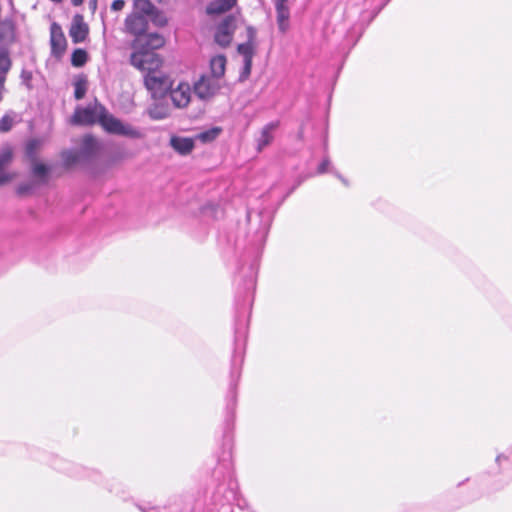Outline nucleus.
I'll list each match as a JSON object with an SVG mask.
<instances>
[{"label": "nucleus", "mask_w": 512, "mask_h": 512, "mask_svg": "<svg viewBox=\"0 0 512 512\" xmlns=\"http://www.w3.org/2000/svg\"><path fill=\"white\" fill-rule=\"evenodd\" d=\"M90 4H91V6L93 7V9H95V8H96V6H97V0H91V1H90Z\"/></svg>", "instance_id": "nucleus-36"}, {"label": "nucleus", "mask_w": 512, "mask_h": 512, "mask_svg": "<svg viewBox=\"0 0 512 512\" xmlns=\"http://www.w3.org/2000/svg\"><path fill=\"white\" fill-rule=\"evenodd\" d=\"M220 89V83L213 77L203 74L193 83L195 95L204 101L213 98Z\"/></svg>", "instance_id": "nucleus-4"}, {"label": "nucleus", "mask_w": 512, "mask_h": 512, "mask_svg": "<svg viewBox=\"0 0 512 512\" xmlns=\"http://www.w3.org/2000/svg\"><path fill=\"white\" fill-rule=\"evenodd\" d=\"M49 170L50 169L46 164L39 162L37 159H34L31 161L32 175L35 178H38L40 181H42V182L47 181Z\"/></svg>", "instance_id": "nucleus-19"}, {"label": "nucleus", "mask_w": 512, "mask_h": 512, "mask_svg": "<svg viewBox=\"0 0 512 512\" xmlns=\"http://www.w3.org/2000/svg\"><path fill=\"white\" fill-rule=\"evenodd\" d=\"M326 169H327V163H326V162H323V163L319 166L318 171H319V173H324V172H326Z\"/></svg>", "instance_id": "nucleus-31"}, {"label": "nucleus", "mask_w": 512, "mask_h": 512, "mask_svg": "<svg viewBox=\"0 0 512 512\" xmlns=\"http://www.w3.org/2000/svg\"><path fill=\"white\" fill-rule=\"evenodd\" d=\"M144 86L154 99H160L171 89L172 81L160 68L144 75Z\"/></svg>", "instance_id": "nucleus-3"}, {"label": "nucleus", "mask_w": 512, "mask_h": 512, "mask_svg": "<svg viewBox=\"0 0 512 512\" xmlns=\"http://www.w3.org/2000/svg\"><path fill=\"white\" fill-rule=\"evenodd\" d=\"M246 31L247 41L245 43L239 44L237 47V51L244 57V62H247V64L249 65L250 62H252L255 54L257 31L252 26H248L246 28Z\"/></svg>", "instance_id": "nucleus-11"}, {"label": "nucleus", "mask_w": 512, "mask_h": 512, "mask_svg": "<svg viewBox=\"0 0 512 512\" xmlns=\"http://www.w3.org/2000/svg\"><path fill=\"white\" fill-rule=\"evenodd\" d=\"M236 0H213L206 8L209 15H219L232 9Z\"/></svg>", "instance_id": "nucleus-15"}, {"label": "nucleus", "mask_w": 512, "mask_h": 512, "mask_svg": "<svg viewBox=\"0 0 512 512\" xmlns=\"http://www.w3.org/2000/svg\"><path fill=\"white\" fill-rule=\"evenodd\" d=\"M251 67H252V62H250L249 65L247 64V62H245V70L247 71V73H250Z\"/></svg>", "instance_id": "nucleus-35"}, {"label": "nucleus", "mask_w": 512, "mask_h": 512, "mask_svg": "<svg viewBox=\"0 0 512 512\" xmlns=\"http://www.w3.org/2000/svg\"><path fill=\"white\" fill-rule=\"evenodd\" d=\"M171 146L182 155L189 154L194 148V141L188 137H172L170 140Z\"/></svg>", "instance_id": "nucleus-17"}, {"label": "nucleus", "mask_w": 512, "mask_h": 512, "mask_svg": "<svg viewBox=\"0 0 512 512\" xmlns=\"http://www.w3.org/2000/svg\"><path fill=\"white\" fill-rule=\"evenodd\" d=\"M74 96L77 100L82 99L87 91V79L85 76L78 77L74 83Z\"/></svg>", "instance_id": "nucleus-24"}, {"label": "nucleus", "mask_w": 512, "mask_h": 512, "mask_svg": "<svg viewBox=\"0 0 512 512\" xmlns=\"http://www.w3.org/2000/svg\"><path fill=\"white\" fill-rule=\"evenodd\" d=\"M26 191H27V188H26V187H24V186H20V187L18 188V193H19L20 195L25 194V193H26Z\"/></svg>", "instance_id": "nucleus-33"}, {"label": "nucleus", "mask_w": 512, "mask_h": 512, "mask_svg": "<svg viewBox=\"0 0 512 512\" xmlns=\"http://www.w3.org/2000/svg\"><path fill=\"white\" fill-rule=\"evenodd\" d=\"M40 147V143L37 140H31L26 146V155L32 161L36 158L37 151Z\"/></svg>", "instance_id": "nucleus-26"}, {"label": "nucleus", "mask_w": 512, "mask_h": 512, "mask_svg": "<svg viewBox=\"0 0 512 512\" xmlns=\"http://www.w3.org/2000/svg\"><path fill=\"white\" fill-rule=\"evenodd\" d=\"M5 89V86L2 85V80H0V102L3 99V91Z\"/></svg>", "instance_id": "nucleus-32"}, {"label": "nucleus", "mask_w": 512, "mask_h": 512, "mask_svg": "<svg viewBox=\"0 0 512 512\" xmlns=\"http://www.w3.org/2000/svg\"><path fill=\"white\" fill-rule=\"evenodd\" d=\"M11 67V60L9 58L8 52L0 47V80H2V85L5 86L6 76Z\"/></svg>", "instance_id": "nucleus-20"}, {"label": "nucleus", "mask_w": 512, "mask_h": 512, "mask_svg": "<svg viewBox=\"0 0 512 512\" xmlns=\"http://www.w3.org/2000/svg\"><path fill=\"white\" fill-rule=\"evenodd\" d=\"M88 60V54L86 50L77 48L73 51L71 55V64L74 67H82L86 64Z\"/></svg>", "instance_id": "nucleus-22"}, {"label": "nucleus", "mask_w": 512, "mask_h": 512, "mask_svg": "<svg viewBox=\"0 0 512 512\" xmlns=\"http://www.w3.org/2000/svg\"><path fill=\"white\" fill-rule=\"evenodd\" d=\"M124 6H125L124 0H114L112 2L111 8L114 11H120L123 9Z\"/></svg>", "instance_id": "nucleus-30"}, {"label": "nucleus", "mask_w": 512, "mask_h": 512, "mask_svg": "<svg viewBox=\"0 0 512 512\" xmlns=\"http://www.w3.org/2000/svg\"><path fill=\"white\" fill-rule=\"evenodd\" d=\"M126 31L134 36H141L148 28V22L144 15L132 13L125 20Z\"/></svg>", "instance_id": "nucleus-12"}, {"label": "nucleus", "mask_w": 512, "mask_h": 512, "mask_svg": "<svg viewBox=\"0 0 512 512\" xmlns=\"http://www.w3.org/2000/svg\"><path fill=\"white\" fill-rule=\"evenodd\" d=\"M133 52L130 56V63L133 67L141 72L150 73L156 71L163 66L161 56L149 49H143L139 40H133L131 43Z\"/></svg>", "instance_id": "nucleus-1"}, {"label": "nucleus", "mask_w": 512, "mask_h": 512, "mask_svg": "<svg viewBox=\"0 0 512 512\" xmlns=\"http://www.w3.org/2000/svg\"><path fill=\"white\" fill-rule=\"evenodd\" d=\"M170 98L176 108H186L191 101V87L187 82H180L175 88L169 89Z\"/></svg>", "instance_id": "nucleus-8"}, {"label": "nucleus", "mask_w": 512, "mask_h": 512, "mask_svg": "<svg viewBox=\"0 0 512 512\" xmlns=\"http://www.w3.org/2000/svg\"><path fill=\"white\" fill-rule=\"evenodd\" d=\"M14 124L13 117L9 114H5L0 119V132H8L11 130Z\"/></svg>", "instance_id": "nucleus-27"}, {"label": "nucleus", "mask_w": 512, "mask_h": 512, "mask_svg": "<svg viewBox=\"0 0 512 512\" xmlns=\"http://www.w3.org/2000/svg\"><path fill=\"white\" fill-rule=\"evenodd\" d=\"M100 111L101 118L99 124L108 133L122 135L134 139L142 137V134L138 129L129 124L123 123L121 120L110 114L105 107L101 108Z\"/></svg>", "instance_id": "nucleus-2"}, {"label": "nucleus", "mask_w": 512, "mask_h": 512, "mask_svg": "<svg viewBox=\"0 0 512 512\" xmlns=\"http://www.w3.org/2000/svg\"><path fill=\"white\" fill-rule=\"evenodd\" d=\"M135 9L142 13V15H153L156 7L151 3L150 0H134Z\"/></svg>", "instance_id": "nucleus-21"}, {"label": "nucleus", "mask_w": 512, "mask_h": 512, "mask_svg": "<svg viewBox=\"0 0 512 512\" xmlns=\"http://www.w3.org/2000/svg\"><path fill=\"white\" fill-rule=\"evenodd\" d=\"M83 144L87 150H92L93 148H95L97 146V141L93 136L86 135L83 138Z\"/></svg>", "instance_id": "nucleus-29"}, {"label": "nucleus", "mask_w": 512, "mask_h": 512, "mask_svg": "<svg viewBox=\"0 0 512 512\" xmlns=\"http://www.w3.org/2000/svg\"><path fill=\"white\" fill-rule=\"evenodd\" d=\"M135 40L140 41L143 49H149L154 52L165 45V38L158 33H150L145 37H138Z\"/></svg>", "instance_id": "nucleus-14"}, {"label": "nucleus", "mask_w": 512, "mask_h": 512, "mask_svg": "<svg viewBox=\"0 0 512 512\" xmlns=\"http://www.w3.org/2000/svg\"><path fill=\"white\" fill-rule=\"evenodd\" d=\"M50 43L51 52L56 57L62 56L67 48V41L62 28L55 22L50 26Z\"/></svg>", "instance_id": "nucleus-9"}, {"label": "nucleus", "mask_w": 512, "mask_h": 512, "mask_svg": "<svg viewBox=\"0 0 512 512\" xmlns=\"http://www.w3.org/2000/svg\"><path fill=\"white\" fill-rule=\"evenodd\" d=\"M221 132V129L218 127L209 129L207 131L201 132L197 134L196 138L203 143L211 142L215 140Z\"/></svg>", "instance_id": "nucleus-25"}, {"label": "nucleus", "mask_w": 512, "mask_h": 512, "mask_svg": "<svg viewBox=\"0 0 512 512\" xmlns=\"http://www.w3.org/2000/svg\"><path fill=\"white\" fill-rule=\"evenodd\" d=\"M13 158L14 151L11 146L5 145L0 149V186L11 182L16 177V173L7 170Z\"/></svg>", "instance_id": "nucleus-7"}, {"label": "nucleus", "mask_w": 512, "mask_h": 512, "mask_svg": "<svg viewBox=\"0 0 512 512\" xmlns=\"http://www.w3.org/2000/svg\"><path fill=\"white\" fill-rule=\"evenodd\" d=\"M279 126L278 122H272L263 127L261 131V136L259 139V150L263 147L268 146L272 140L273 135L272 132Z\"/></svg>", "instance_id": "nucleus-18"}, {"label": "nucleus", "mask_w": 512, "mask_h": 512, "mask_svg": "<svg viewBox=\"0 0 512 512\" xmlns=\"http://www.w3.org/2000/svg\"><path fill=\"white\" fill-rule=\"evenodd\" d=\"M104 108L102 105H95L93 107L78 108L72 116V123L78 125H92L100 122L101 111Z\"/></svg>", "instance_id": "nucleus-5"}, {"label": "nucleus", "mask_w": 512, "mask_h": 512, "mask_svg": "<svg viewBox=\"0 0 512 512\" xmlns=\"http://www.w3.org/2000/svg\"><path fill=\"white\" fill-rule=\"evenodd\" d=\"M236 29V19L234 16H227L218 26L215 33V41L222 47H228L233 39Z\"/></svg>", "instance_id": "nucleus-6"}, {"label": "nucleus", "mask_w": 512, "mask_h": 512, "mask_svg": "<svg viewBox=\"0 0 512 512\" xmlns=\"http://www.w3.org/2000/svg\"><path fill=\"white\" fill-rule=\"evenodd\" d=\"M279 30L285 33L290 25V7L288 0H274Z\"/></svg>", "instance_id": "nucleus-13"}, {"label": "nucleus", "mask_w": 512, "mask_h": 512, "mask_svg": "<svg viewBox=\"0 0 512 512\" xmlns=\"http://www.w3.org/2000/svg\"><path fill=\"white\" fill-rule=\"evenodd\" d=\"M226 69V57L224 55H217L210 60V77H213L217 81L222 78L225 74Z\"/></svg>", "instance_id": "nucleus-16"}, {"label": "nucleus", "mask_w": 512, "mask_h": 512, "mask_svg": "<svg viewBox=\"0 0 512 512\" xmlns=\"http://www.w3.org/2000/svg\"><path fill=\"white\" fill-rule=\"evenodd\" d=\"M71 3L74 5V6H79L83 3V0H71Z\"/></svg>", "instance_id": "nucleus-34"}, {"label": "nucleus", "mask_w": 512, "mask_h": 512, "mask_svg": "<svg viewBox=\"0 0 512 512\" xmlns=\"http://www.w3.org/2000/svg\"><path fill=\"white\" fill-rule=\"evenodd\" d=\"M148 115L150 116L151 119L161 120L168 117L169 110L167 107L163 105L155 104L148 109Z\"/></svg>", "instance_id": "nucleus-23"}, {"label": "nucleus", "mask_w": 512, "mask_h": 512, "mask_svg": "<svg viewBox=\"0 0 512 512\" xmlns=\"http://www.w3.org/2000/svg\"><path fill=\"white\" fill-rule=\"evenodd\" d=\"M151 16V19L152 21L157 25V26H165L167 24V18L161 13L159 12L157 9H155V12L153 15H150Z\"/></svg>", "instance_id": "nucleus-28"}, {"label": "nucleus", "mask_w": 512, "mask_h": 512, "mask_svg": "<svg viewBox=\"0 0 512 512\" xmlns=\"http://www.w3.org/2000/svg\"><path fill=\"white\" fill-rule=\"evenodd\" d=\"M89 34V26L84 21V17L81 14H76L71 23L69 29V35L73 43L84 42Z\"/></svg>", "instance_id": "nucleus-10"}]
</instances>
